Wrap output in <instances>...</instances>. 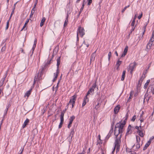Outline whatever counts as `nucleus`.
<instances>
[{"label": "nucleus", "instance_id": "f257e3e1", "mask_svg": "<svg viewBox=\"0 0 154 154\" xmlns=\"http://www.w3.org/2000/svg\"><path fill=\"white\" fill-rule=\"evenodd\" d=\"M126 123V122L125 120L123 121H121L116 125L114 131V134L116 136V139L114 143L115 147L112 152L114 151L115 148L116 149L117 152L119 151L121 143V138L122 133L123 131V128Z\"/></svg>", "mask_w": 154, "mask_h": 154}, {"label": "nucleus", "instance_id": "f03ea898", "mask_svg": "<svg viewBox=\"0 0 154 154\" xmlns=\"http://www.w3.org/2000/svg\"><path fill=\"white\" fill-rule=\"evenodd\" d=\"M76 97L77 96L75 95H74L72 97V98L70 99L69 103L67 105V108L68 107V105L69 104H72V108L73 107L76 100Z\"/></svg>", "mask_w": 154, "mask_h": 154}, {"label": "nucleus", "instance_id": "7ed1b4c3", "mask_svg": "<svg viewBox=\"0 0 154 154\" xmlns=\"http://www.w3.org/2000/svg\"><path fill=\"white\" fill-rule=\"evenodd\" d=\"M137 65L136 63L134 62L132 63H131L128 66V71H130V73L132 74L133 72Z\"/></svg>", "mask_w": 154, "mask_h": 154}, {"label": "nucleus", "instance_id": "20e7f679", "mask_svg": "<svg viewBox=\"0 0 154 154\" xmlns=\"http://www.w3.org/2000/svg\"><path fill=\"white\" fill-rule=\"evenodd\" d=\"M96 87V84L95 83L93 84L91 88L87 92L86 96L87 97L89 94H93L94 91V89Z\"/></svg>", "mask_w": 154, "mask_h": 154}, {"label": "nucleus", "instance_id": "39448f33", "mask_svg": "<svg viewBox=\"0 0 154 154\" xmlns=\"http://www.w3.org/2000/svg\"><path fill=\"white\" fill-rule=\"evenodd\" d=\"M77 33V34H79L81 37H82L85 34V30L81 26H79Z\"/></svg>", "mask_w": 154, "mask_h": 154}, {"label": "nucleus", "instance_id": "423d86ee", "mask_svg": "<svg viewBox=\"0 0 154 154\" xmlns=\"http://www.w3.org/2000/svg\"><path fill=\"white\" fill-rule=\"evenodd\" d=\"M74 132L75 128H72L71 130L70 134L67 138L69 142H70L72 141V138L74 134Z\"/></svg>", "mask_w": 154, "mask_h": 154}, {"label": "nucleus", "instance_id": "0eeeda50", "mask_svg": "<svg viewBox=\"0 0 154 154\" xmlns=\"http://www.w3.org/2000/svg\"><path fill=\"white\" fill-rule=\"evenodd\" d=\"M154 38H152L150 39L149 42L146 45V48L148 49H150L151 48V47L153 44V42L154 40H153Z\"/></svg>", "mask_w": 154, "mask_h": 154}, {"label": "nucleus", "instance_id": "6e6552de", "mask_svg": "<svg viewBox=\"0 0 154 154\" xmlns=\"http://www.w3.org/2000/svg\"><path fill=\"white\" fill-rule=\"evenodd\" d=\"M71 11L70 10H67V16L66 17V20L65 21L64 23V26H66L68 24V18L69 17V14L70 13Z\"/></svg>", "mask_w": 154, "mask_h": 154}, {"label": "nucleus", "instance_id": "1a4fd4ad", "mask_svg": "<svg viewBox=\"0 0 154 154\" xmlns=\"http://www.w3.org/2000/svg\"><path fill=\"white\" fill-rule=\"evenodd\" d=\"M41 75V73L40 74V76L39 77V73H38L35 76L34 79V81L33 84V85L35 84L36 81H37L38 80H40V79H42L41 78H40Z\"/></svg>", "mask_w": 154, "mask_h": 154}, {"label": "nucleus", "instance_id": "9d476101", "mask_svg": "<svg viewBox=\"0 0 154 154\" xmlns=\"http://www.w3.org/2000/svg\"><path fill=\"white\" fill-rule=\"evenodd\" d=\"M128 50V47L126 46L125 48L123 53L122 54L121 57H123L126 54Z\"/></svg>", "mask_w": 154, "mask_h": 154}, {"label": "nucleus", "instance_id": "9b49d317", "mask_svg": "<svg viewBox=\"0 0 154 154\" xmlns=\"http://www.w3.org/2000/svg\"><path fill=\"white\" fill-rule=\"evenodd\" d=\"M88 98L87 96H85L84 99L83 103L82 104V106H84L88 102Z\"/></svg>", "mask_w": 154, "mask_h": 154}, {"label": "nucleus", "instance_id": "f8f14e48", "mask_svg": "<svg viewBox=\"0 0 154 154\" xmlns=\"http://www.w3.org/2000/svg\"><path fill=\"white\" fill-rule=\"evenodd\" d=\"M145 76L144 74H143L138 81V85H140L144 79L145 78Z\"/></svg>", "mask_w": 154, "mask_h": 154}, {"label": "nucleus", "instance_id": "ddd939ff", "mask_svg": "<svg viewBox=\"0 0 154 154\" xmlns=\"http://www.w3.org/2000/svg\"><path fill=\"white\" fill-rule=\"evenodd\" d=\"M120 109V106L119 105H118L116 106L115 108L114 109V112L115 114H117Z\"/></svg>", "mask_w": 154, "mask_h": 154}, {"label": "nucleus", "instance_id": "4468645a", "mask_svg": "<svg viewBox=\"0 0 154 154\" xmlns=\"http://www.w3.org/2000/svg\"><path fill=\"white\" fill-rule=\"evenodd\" d=\"M7 76L6 75L5 77L2 78L0 82V87H2L4 83V82L5 80V79Z\"/></svg>", "mask_w": 154, "mask_h": 154}, {"label": "nucleus", "instance_id": "2eb2a0df", "mask_svg": "<svg viewBox=\"0 0 154 154\" xmlns=\"http://www.w3.org/2000/svg\"><path fill=\"white\" fill-rule=\"evenodd\" d=\"M59 73V71L58 70H56V72L55 73H54V77L53 80V82H54L56 79L57 77L58 74Z\"/></svg>", "mask_w": 154, "mask_h": 154}, {"label": "nucleus", "instance_id": "dca6fc26", "mask_svg": "<svg viewBox=\"0 0 154 154\" xmlns=\"http://www.w3.org/2000/svg\"><path fill=\"white\" fill-rule=\"evenodd\" d=\"M112 129H113V128H112V126L111 129L110 130L109 133L108 134V135H107V136L106 137V138H105L106 140H108L109 139V137H110V136L111 135V133H112Z\"/></svg>", "mask_w": 154, "mask_h": 154}, {"label": "nucleus", "instance_id": "f3484780", "mask_svg": "<svg viewBox=\"0 0 154 154\" xmlns=\"http://www.w3.org/2000/svg\"><path fill=\"white\" fill-rule=\"evenodd\" d=\"M29 122V119H26L23 123V124L22 126V128H25L26 126L28 124Z\"/></svg>", "mask_w": 154, "mask_h": 154}, {"label": "nucleus", "instance_id": "a211bd4d", "mask_svg": "<svg viewBox=\"0 0 154 154\" xmlns=\"http://www.w3.org/2000/svg\"><path fill=\"white\" fill-rule=\"evenodd\" d=\"M95 52L96 51H95L92 54L90 58L91 62L94 61L96 56Z\"/></svg>", "mask_w": 154, "mask_h": 154}, {"label": "nucleus", "instance_id": "6ab92c4d", "mask_svg": "<svg viewBox=\"0 0 154 154\" xmlns=\"http://www.w3.org/2000/svg\"><path fill=\"white\" fill-rule=\"evenodd\" d=\"M57 70H58V71H59V65L60 64V57H59L57 58Z\"/></svg>", "mask_w": 154, "mask_h": 154}, {"label": "nucleus", "instance_id": "aec40b11", "mask_svg": "<svg viewBox=\"0 0 154 154\" xmlns=\"http://www.w3.org/2000/svg\"><path fill=\"white\" fill-rule=\"evenodd\" d=\"M150 90V91L152 94H154V86H150L148 89V91Z\"/></svg>", "mask_w": 154, "mask_h": 154}, {"label": "nucleus", "instance_id": "412c9836", "mask_svg": "<svg viewBox=\"0 0 154 154\" xmlns=\"http://www.w3.org/2000/svg\"><path fill=\"white\" fill-rule=\"evenodd\" d=\"M32 90V88H31V89H30L29 90L27 91L25 93V94L24 95V96L25 97L27 96L28 97L30 95V94L31 93V92Z\"/></svg>", "mask_w": 154, "mask_h": 154}, {"label": "nucleus", "instance_id": "4be33fe9", "mask_svg": "<svg viewBox=\"0 0 154 154\" xmlns=\"http://www.w3.org/2000/svg\"><path fill=\"white\" fill-rule=\"evenodd\" d=\"M135 128L137 130V131H143V128L141 127L140 126V127L136 126L135 127Z\"/></svg>", "mask_w": 154, "mask_h": 154}, {"label": "nucleus", "instance_id": "5701e85b", "mask_svg": "<svg viewBox=\"0 0 154 154\" xmlns=\"http://www.w3.org/2000/svg\"><path fill=\"white\" fill-rule=\"evenodd\" d=\"M75 118V117L74 116H72L69 119V123L72 124L73 120Z\"/></svg>", "mask_w": 154, "mask_h": 154}, {"label": "nucleus", "instance_id": "b1692460", "mask_svg": "<svg viewBox=\"0 0 154 154\" xmlns=\"http://www.w3.org/2000/svg\"><path fill=\"white\" fill-rule=\"evenodd\" d=\"M126 73V71L125 70H124L123 71L122 75V78L121 79V80L122 81H123L124 80V79L125 77V75Z\"/></svg>", "mask_w": 154, "mask_h": 154}, {"label": "nucleus", "instance_id": "393cba45", "mask_svg": "<svg viewBox=\"0 0 154 154\" xmlns=\"http://www.w3.org/2000/svg\"><path fill=\"white\" fill-rule=\"evenodd\" d=\"M150 144V142H147L145 144L144 146L143 150H146L147 148L148 147V146H149Z\"/></svg>", "mask_w": 154, "mask_h": 154}, {"label": "nucleus", "instance_id": "a878e982", "mask_svg": "<svg viewBox=\"0 0 154 154\" xmlns=\"http://www.w3.org/2000/svg\"><path fill=\"white\" fill-rule=\"evenodd\" d=\"M45 20L46 19L45 17L43 18L40 23V26L41 27H42L43 26L44 23L45 21Z\"/></svg>", "mask_w": 154, "mask_h": 154}, {"label": "nucleus", "instance_id": "bb28decb", "mask_svg": "<svg viewBox=\"0 0 154 154\" xmlns=\"http://www.w3.org/2000/svg\"><path fill=\"white\" fill-rule=\"evenodd\" d=\"M29 19H27L24 24V25L23 26V27L22 29H21V31H22L23 29H24V28L26 27V25L28 24V23L29 22Z\"/></svg>", "mask_w": 154, "mask_h": 154}, {"label": "nucleus", "instance_id": "cd10ccee", "mask_svg": "<svg viewBox=\"0 0 154 154\" xmlns=\"http://www.w3.org/2000/svg\"><path fill=\"white\" fill-rule=\"evenodd\" d=\"M131 125H129V126H128V128H127V132H126L127 134H129V133H131V132L129 133V132L131 130Z\"/></svg>", "mask_w": 154, "mask_h": 154}, {"label": "nucleus", "instance_id": "c85d7f7f", "mask_svg": "<svg viewBox=\"0 0 154 154\" xmlns=\"http://www.w3.org/2000/svg\"><path fill=\"white\" fill-rule=\"evenodd\" d=\"M137 133H138L139 135L141 137H143L144 136V134L143 132V131H137Z\"/></svg>", "mask_w": 154, "mask_h": 154}, {"label": "nucleus", "instance_id": "c756f323", "mask_svg": "<svg viewBox=\"0 0 154 154\" xmlns=\"http://www.w3.org/2000/svg\"><path fill=\"white\" fill-rule=\"evenodd\" d=\"M135 144H134V145L133 146V147H134L135 146H136V149H139L140 147V144L139 143H137L136 144V145H135Z\"/></svg>", "mask_w": 154, "mask_h": 154}, {"label": "nucleus", "instance_id": "7c9ffc66", "mask_svg": "<svg viewBox=\"0 0 154 154\" xmlns=\"http://www.w3.org/2000/svg\"><path fill=\"white\" fill-rule=\"evenodd\" d=\"M149 82H150L149 80H148L145 83V85H144V88H146V87L149 84Z\"/></svg>", "mask_w": 154, "mask_h": 154}, {"label": "nucleus", "instance_id": "2f4dec72", "mask_svg": "<svg viewBox=\"0 0 154 154\" xmlns=\"http://www.w3.org/2000/svg\"><path fill=\"white\" fill-rule=\"evenodd\" d=\"M122 61H120L119 60H118L116 63V65L117 66V69L119 68V66L121 64Z\"/></svg>", "mask_w": 154, "mask_h": 154}, {"label": "nucleus", "instance_id": "473e14b6", "mask_svg": "<svg viewBox=\"0 0 154 154\" xmlns=\"http://www.w3.org/2000/svg\"><path fill=\"white\" fill-rule=\"evenodd\" d=\"M136 141L137 143H139L140 142V137L137 136H136Z\"/></svg>", "mask_w": 154, "mask_h": 154}, {"label": "nucleus", "instance_id": "72a5a7b5", "mask_svg": "<svg viewBox=\"0 0 154 154\" xmlns=\"http://www.w3.org/2000/svg\"><path fill=\"white\" fill-rule=\"evenodd\" d=\"M86 45V47L88 48L89 47V44L87 42H86L85 40H84L83 42V43L82 44V45Z\"/></svg>", "mask_w": 154, "mask_h": 154}, {"label": "nucleus", "instance_id": "f704fd0d", "mask_svg": "<svg viewBox=\"0 0 154 154\" xmlns=\"http://www.w3.org/2000/svg\"><path fill=\"white\" fill-rule=\"evenodd\" d=\"M84 2H84L83 3V4H82V7H81V8L80 9V13H82V11L83 9V8H84V5H85Z\"/></svg>", "mask_w": 154, "mask_h": 154}, {"label": "nucleus", "instance_id": "c9c22d12", "mask_svg": "<svg viewBox=\"0 0 154 154\" xmlns=\"http://www.w3.org/2000/svg\"><path fill=\"white\" fill-rule=\"evenodd\" d=\"M146 26L145 25V26H144L143 28L142 29H143V31L142 32V36L144 35V33H145V30L146 29Z\"/></svg>", "mask_w": 154, "mask_h": 154}, {"label": "nucleus", "instance_id": "e433bc0d", "mask_svg": "<svg viewBox=\"0 0 154 154\" xmlns=\"http://www.w3.org/2000/svg\"><path fill=\"white\" fill-rule=\"evenodd\" d=\"M111 52H109L108 54V60L109 61L110 60V58L111 56Z\"/></svg>", "mask_w": 154, "mask_h": 154}, {"label": "nucleus", "instance_id": "4c0bfd02", "mask_svg": "<svg viewBox=\"0 0 154 154\" xmlns=\"http://www.w3.org/2000/svg\"><path fill=\"white\" fill-rule=\"evenodd\" d=\"M9 20H9L7 21V26H6L5 27L6 30H7V29H8V27H9Z\"/></svg>", "mask_w": 154, "mask_h": 154}, {"label": "nucleus", "instance_id": "58836bf2", "mask_svg": "<svg viewBox=\"0 0 154 154\" xmlns=\"http://www.w3.org/2000/svg\"><path fill=\"white\" fill-rule=\"evenodd\" d=\"M6 49L5 45L4 46L2 47L1 49V51L2 52H3L5 51Z\"/></svg>", "mask_w": 154, "mask_h": 154}, {"label": "nucleus", "instance_id": "ea45409f", "mask_svg": "<svg viewBox=\"0 0 154 154\" xmlns=\"http://www.w3.org/2000/svg\"><path fill=\"white\" fill-rule=\"evenodd\" d=\"M98 137H99V140L98 141V143H100L101 142L102 143V142L100 139V135L98 136Z\"/></svg>", "mask_w": 154, "mask_h": 154}, {"label": "nucleus", "instance_id": "a19ab883", "mask_svg": "<svg viewBox=\"0 0 154 154\" xmlns=\"http://www.w3.org/2000/svg\"><path fill=\"white\" fill-rule=\"evenodd\" d=\"M63 122H60L59 124V127H58V128H61V127H62V125H63Z\"/></svg>", "mask_w": 154, "mask_h": 154}, {"label": "nucleus", "instance_id": "79ce46f5", "mask_svg": "<svg viewBox=\"0 0 154 154\" xmlns=\"http://www.w3.org/2000/svg\"><path fill=\"white\" fill-rule=\"evenodd\" d=\"M88 5H90L92 2V0H88Z\"/></svg>", "mask_w": 154, "mask_h": 154}, {"label": "nucleus", "instance_id": "37998d69", "mask_svg": "<svg viewBox=\"0 0 154 154\" xmlns=\"http://www.w3.org/2000/svg\"><path fill=\"white\" fill-rule=\"evenodd\" d=\"M136 116L135 115H134L132 117V118L131 119V121L133 122H134L136 119Z\"/></svg>", "mask_w": 154, "mask_h": 154}, {"label": "nucleus", "instance_id": "c03bdc74", "mask_svg": "<svg viewBox=\"0 0 154 154\" xmlns=\"http://www.w3.org/2000/svg\"><path fill=\"white\" fill-rule=\"evenodd\" d=\"M99 103H98L96 105V106L95 108L96 109H97L99 107Z\"/></svg>", "mask_w": 154, "mask_h": 154}, {"label": "nucleus", "instance_id": "a18cd8bd", "mask_svg": "<svg viewBox=\"0 0 154 154\" xmlns=\"http://www.w3.org/2000/svg\"><path fill=\"white\" fill-rule=\"evenodd\" d=\"M135 20H133L132 22L131 23V26H134L135 24Z\"/></svg>", "mask_w": 154, "mask_h": 154}, {"label": "nucleus", "instance_id": "49530a36", "mask_svg": "<svg viewBox=\"0 0 154 154\" xmlns=\"http://www.w3.org/2000/svg\"><path fill=\"white\" fill-rule=\"evenodd\" d=\"M142 15H143V14H142V13L141 12V14L138 16V18L139 19H140L142 17Z\"/></svg>", "mask_w": 154, "mask_h": 154}, {"label": "nucleus", "instance_id": "de8ad7c7", "mask_svg": "<svg viewBox=\"0 0 154 154\" xmlns=\"http://www.w3.org/2000/svg\"><path fill=\"white\" fill-rule=\"evenodd\" d=\"M14 10H13L11 12V16H10V17L9 20H10L11 19L12 15L14 14Z\"/></svg>", "mask_w": 154, "mask_h": 154}, {"label": "nucleus", "instance_id": "09e8293b", "mask_svg": "<svg viewBox=\"0 0 154 154\" xmlns=\"http://www.w3.org/2000/svg\"><path fill=\"white\" fill-rule=\"evenodd\" d=\"M64 113H64V112H62L61 113L60 117H64Z\"/></svg>", "mask_w": 154, "mask_h": 154}, {"label": "nucleus", "instance_id": "8fccbe9b", "mask_svg": "<svg viewBox=\"0 0 154 154\" xmlns=\"http://www.w3.org/2000/svg\"><path fill=\"white\" fill-rule=\"evenodd\" d=\"M60 122H63L64 121V117H60Z\"/></svg>", "mask_w": 154, "mask_h": 154}, {"label": "nucleus", "instance_id": "3c124183", "mask_svg": "<svg viewBox=\"0 0 154 154\" xmlns=\"http://www.w3.org/2000/svg\"><path fill=\"white\" fill-rule=\"evenodd\" d=\"M37 43V39H35L34 41V43L33 45L34 46H36Z\"/></svg>", "mask_w": 154, "mask_h": 154}, {"label": "nucleus", "instance_id": "603ef678", "mask_svg": "<svg viewBox=\"0 0 154 154\" xmlns=\"http://www.w3.org/2000/svg\"><path fill=\"white\" fill-rule=\"evenodd\" d=\"M135 26H132V28L131 29V32H130V33L132 32L133 31L135 28Z\"/></svg>", "mask_w": 154, "mask_h": 154}, {"label": "nucleus", "instance_id": "864d4df0", "mask_svg": "<svg viewBox=\"0 0 154 154\" xmlns=\"http://www.w3.org/2000/svg\"><path fill=\"white\" fill-rule=\"evenodd\" d=\"M34 13V12L32 11H31V14L30 15V17H32L33 15V14Z\"/></svg>", "mask_w": 154, "mask_h": 154}, {"label": "nucleus", "instance_id": "5fc2aeb1", "mask_svg": "<svg viewBox=\"0 0 154 154\" xmlns=\"http://www.w3.org/2000/svg\"><path fill=\"white\" fill-rule=\"evenodd\" d=\"M8 107L7 106L6 109L5 110V114H7V112L8 110Z\"/></svg>", "mask_w": 154, "mask_h": 154}, {"label": "nucleus", "instance_id": "6e6d98bb", "mask_svg": "<svg viewBox=\"0 0 154 154\" xmlns=\"http://www.w3.org/2000/svg\"><path fill=\"white\" fill-rule=\"evenodd\" d=\"M140 122L141 123L142 122H143L144 121V119L143 118H140Z\"/></svg>", "mask_w": 154, "mask_h": 154}, {"label": "nucleus", "instance_id": "4d7b16f0", "mask_svg": "<svg viewBox=\"0 0 154 154\" xmlns=\"http://www.w3.org/2000/svg\"><path fill=\"white\" fill-rule=\"evenodd\" d=\"M85 153V151L84 150H83L82 151V152L78 153L77 154H84Z\"/></svg>", "mask_w": 154, "mask_h": 154}, {"label": "nucleus", "instance_id": "13d9d810", "mask_svg": "<svg viewBox=\"0 0 154 154\" xmlns=\"http://www.w3.org/2000/svg\"><path fill=\"white\" fill-rule=\"evenodd\" d=\"M133 92V91H131L130 93V97H129V99H131V97H132L131 96V95H132V92Z\"/></svg>", "mask_w": 154, "mask_h": 154}, {"label": "nucleus", "instance_id": "bf43d9fd", "mask_svg": "<svg viewBox=\"0 0 154 154\" xmlns=\"http://www.w3.org/2000/svg\"><path fill=\"white\" fill-rule=\"evenodd\" d=\"M71 124H70L69 123V124H68V125H67V127L69 128H70L71 127Z\"/></svg>", "mask_w": 154, "mask_h": 154}, {"label": "nucleus", "instance_id": "052dcab7", "mask_svg": "<svg viewBox=\"0 0 154 154\" xmlns=\"http://www.w3.org/2000/svg\"><path fill=\"white\" fill-rule=\"evenodd\" d=\"M3 88H2V87H0V93H1L3 91Z\"/></svg>", "mask_w": 154, "mask_h": 154}, {"label": "nucleus", "instance_id": "680f3d73", "mask_svg": "<svg viewBox=\"0 0 154 154\" xmlns=\"http://www.w3.org/2000/svg\"><path fill=\"white\" fill-rule=\"evenodd\" d=\"M51 61V60H48L47 62V63H46V65H48V64H50Z\"/></svg>", "mask_w": 154, "mask_h": 154}, {"label": "nucleus", "instance_id": "e2e57ef3", "mask_svg": "<svg viewBox=\"0 0 154 154\" xmlns=\"http://www.w3.org/2000/svg\"><path fill=\"white\" fill-rule=\"evenodd\" d=\"M126 9V8H125V7L123 9L122 11V13H123L124 11H125V10Z\"/></svg>", "mask_w": 154, "mask_h": 154}, {"label": "nucleus", "instance_id": "0e129e2a", "mask_svg": "<svg viewBox=\"0 0 154 154\" xmlns=\"http://www.w3.org/2000/svg\"><path fill=\"white\" fill-rule=\"evenodd\" d=\"M17 3V2H16V3H15L14 5V8H13V10H14V9H15V6H16V5Z\"/></svg>", "mask_w": 154, "mask_h": 154}, {"label": "nucleus", "instance_id": "69168bd1", "mask_svg": "<svg viewBox=\"0 0 154 154\" xmlns=\"http://www.w3.org/2000/svg\"><path fill=\"white\" fill-rule=\"evenodd\" d=\"M35 47H36V46H34V45H33L32 50H34V49H35Z\"/></svg>", "mask_w": 154, "mask_h": 154}, {"label": "nucleus", "instance_id": "338daca9", "mask_svg": "<svg viewBox=\"0 0 154 154\" xmlns=\"http://www.w3.org/2000/svg\"><path fill=\"white\" fill-rule=\"evenodd\" d=\"M152 37V38H154L153 40H154V31H153V32Z\"/></svg>", "mask_w": 154, "mask_h": 154}, {"label": "nucleus", "instance_id": "774afa93", "mask_svg": "<svg viewBox=\"0 0 154 154\" xmlns=\"http://www.w3.org/2000/svg\"><path fill=\"white\" fill-rule=\"evenodd\" d=\"M115 54H116V55L118 56V54L117 52V51H115Z\"/></svg>", "mask_w": 154, "mask_h": 154}]
</instances>
